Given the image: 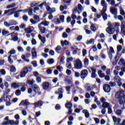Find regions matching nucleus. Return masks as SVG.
I'll return each mask as SVG.
<instances>
[{"instance_id":"nucleus-63","label":"nucleus","mask_w":125,"mask_h":125,"mask_svg":"<svg viewBox=\"0 0 125 125\" xmlns=\"http://www.w3.org/2000/svg\"><path fill=\"white\" fill-rule=\"evenodd\" d=\"M30 22L32 24H37L39 22V21H36V20H34V19H30Z\"/></svg>"},{"instance_id":"nucleus-64","label":"nucleus","mask_w":125,"mask_h":125,"mask_svg":"<svg viewBox=\"0 0 125 125\" xmlns=\"http://www.w3.org/2000/svg\"><path fill=\"white\" fill-rule=\"evenodd\" d=\"M120 14L121 15H125V11H124V9H123V8L120 7Z\"/></svg>"},{"instance_id":"nucleus-21","label":"nucleus","mask_w":125,"mask_h":125,"mask_svg":"<svg viewBox=\"0 0 125 125\" xmlns=\"http://www.w3.org/2000/svg\"><path fill=\"white\" fill-rule=\"evenodd\" d=\"M24 12H28L29 15H30V16H32L33 15V8H29L26 9L24 10Z\"/></svg>"},{"instance_id":"nucleus-15","label":"nucleus","mask_w":125,"mask_h":125,"mask_svg":"<svg viewBox=\"0 0 125 125\" xmlns=\"http://www.w3.org/2000/svg\"><path fill=\"white\" fill-rule=\"evenodd\" d=\"M103 89L105 92H110L111 90V87L108 84H104L103 87Z\"/></svg>"},{"instance_id":"nucleus-42","label":"nucleus","mask_w":125,"mask_h":125,"mask_svg":"<svg viewBox=\"0 0 125 125\" xmlns=\"http://www.w3.org/2000/svg\"><path fill=\"white\" fill-rule=\"evenodd\" d=\"M90 29L93 32H96V30H97V29L94 24L91 25Z\"/></svg>"},{"instance_id":"nucleus-60","label":"nucleus","mask_w":125,"mask_h":125,"mask_svg":"<svg viewBox=\"0 0 125 125\" xmlns=\"http://www.w3.org/2000/svg\"><path fill=\"white\" fill-rule=\"evenodd\" d=\"M61 50V46H58L56 48V52H57V53H59L60 50Z\"/></svg>"},{"instance_id":"nucleus-58","label":"nucleus","mask_w":125,"mask_h":125,"mask_svg":"<svg viewBox=\"0 0 125 125\" xmlns=\"http://www.w3.org/2000/svg\"><path fill=\"white\" fill-rule=\"evenodd\" d=\"M36 82L38 83H42V78L40 77L36 78Z\"/></svg>"},{"instance_id":"nucleus-56","label":"nucleus","mask_w":125,"mask_h":125,"mask_svg":"<svg viewBox=\"0 0 125 125\" xmlns=\"http://www.w3.org/2000/svg\"><path fill=\"white\" fill-rule=\"evenodd\" d=\"M65 89L67 92V94H70V91H71V87L70 86H66Z\"/></svg>"},{"instance_id":"nucleus-43","label":"nucleus","mask_w":125,"mask_h":125,"mask_svg":"<svg viewBox=\"0 0 125 125\" xmlns=\"http://www.w3.org/2000/svg\"><path fill=\"white\" fill-rule=\"evenodd\" d=\"M106 11H107V7H104L101 12V14H102V15L105 14V12H106Z\"/></svg>"},{"instance_id":"nucleus-18","label":"nucleus","mask_w":125,"mask_h":125,"mask_svg":"<svg viewBox=\"0 0 125 125\" xmlns=\"http://www.w3.org/2000/svg\"><path fill=\"white\" fill-rule=\"evenodd\" d=\"M21 105H23V106H28L30 105V103H29V101L28 100H25L24 101H21L20 104V106H21Z\"/></svg>"},{"instance_id":"nucleus-57","label":"nucleus","mask_w":125,"mask_h":125,"mask_svg":"<svg viewBox=\"0 0 125 125\" xmlns=\"http://www.w3.org/2000/svg\"><path fill=\"white\" fill-rule=\"evenodd\" d=\"M57 69L58 70V71H59V72H62V71L63 70V67L61 66H57Z\"/></svg>"},{"instance_id":"nucleus-28","label":"nucleus","mask_w":125,"mask_h":125,"mask_svg":"<svg viewBox=\"0 0 125 125\" xmlns=\"http://www.w3.org/2000/svg\"><path fill=\"white\" fill-rule=\"evenodd\" d=\"M83 113L85 114V118L87 119L89 118V113H88V111L87 110L84 109L83 111Z\"/></svg>"},{"instance_id":"nucleus-5","label":"nucleus","mask_w":125,"mask_h":125,"mask_svg":"<svg viewBox=\"0 0 125 125\" xmlns=\"http://www.w3.org/2000/svg\"><path fill=\"white\" fill-rule=\"evenodd\" d=\"M83 6L81 4H79L77 5V7L74 8V13H81V12H83Z\"/></svg>"},{"instance_id":"nucleus-36","label":"nucleus","mask_w":125,"mask_h":125,"mask_svg":"<svg viewBox=\"0 0 125 125\" xmlns=\"http://www.w3.org/2000/svg\"><path fill=\"white\" fill-rule=\"evenodd\" d=\"M10 71H11L12 73H15V72H16V68L13 65L11 66L10 67Z\"/></svg>"},{"instance_id":"nucleus-31","label":"nucleus","mask_w":125,"mask_h":125,"mask_svg":"<svg viewBox=\"0 0 125 125\" xmlns=\"http://www.w3.org/2000/svg\"><path fill=\"white\" fill-rule=\"evenodd\" d=\"M101 4L103 7H107V3L105 0H102Z\"/></svg>"},{"instance_id":"nucleus-40","label":"nucleus","mask_w":125,"mask_h":125,"mask_svg":"<svg viewBox=\"0 0 125 125\" xmlns=\"http://www.w3.org/2000/svg\"><path fill=\"white\" fill-rule=\"evenodd\" d=\"M8 34H9V32H8L7 30H6L5 29H3L2 30V36H6V35H8Z\"/></svg>"},{"instance_id":"nucleus-9","label":"nucleus","mask_w":125,"mask_h":125,"mask_svg":"<svg viewBox=\"0 0 125 125\" xmlns=\"http://www.w3.org/2000/svg\"><path fill=\"white\" fill-rule=\"evenodd\" d=\"M32 89L34 93H39V92H40V86H39L37 84H34L32 85Z\"/></svg>"},{"instance_id":"nucleus-17","label":"nucleus","mask_w":125,"mask_h":125,"mask_svg":"<svg viewBox=\"0 0 125 125\" xmlns=\"http://www.w3.org/2000/svg\"><path fill=\"white\" fill-rule=\"evenodd\" d=\"M110 11L113 15H117L118 14V9L115 7L110 8Z\"/></svg>"},{"instance_id":"nucleus-32","label":"nucleus","mask_w":125,"mask_h":125,"mask_svg":"<svg viewBox=\"0 0 125 125\" xmlns=\"http://www.w3.org/2000/svg\"><path fill=\"white\" fill-rule=\"evenodd\" d=\"M98 74L100 78H104L105 77V74L102 73V70H99L98 72Z\"/></svg>"},{"instance_id":"nucleus-61","label":"nucleus","mask_w":125,"mask_h":125,"mask_svg":"<svg viewBox=\"0 0 125 125\" xmlns=\"http://www.w3.org/2000/svg\"><path fill=\"white\" fill-rule=\"evenodd\" d=\"M16 51L15 50H11L10 51L8 52L9 55H11L12 54H15Z\"/></svg>"},{"instance_id":"nucleus-6","label":"nucleus","mask_w":125,"mask_h":125,"mask_svg":"<svg viewBox=\"0 0 125 125\" xmlns=\"http://www.w3.org/2000/svg\"><path fill=\"white\" fill-rule=\"evenodd\" d=\"M114 82L116 83L119 86H122L123 83H122V79L119 76H115L113 78Z\"/></svg>"},{"instance_id":"nucleus-50","label":"nucleus","mask_w":125,"mask_h":125,"mask_svg":"<svg viewBox=\"0 0 125 125\" xmlns=\"http://www.w3.org/2000/svg\"><path fill=\"white\" fill-rule=\"evenodd\" d=\"M88 44H93L94 43V39H91L87 41Z\"/></svg>"},{"instance_id":"nucleus-7","label":"nucleus","mask_w":125,"mask_h":125,"mask_svg":"<svg viewBox=\"0 0 125 125\" xmlns=\"http://www.w3.org/2000/svg\"><path fill=\"white\" fill-rule=\"evenodd\" d=\"M88 70L90 73H91L92 78H95L96 77V69L94 67H88Z\"/></svg>"},{"instance_id":"nucleus-19","label":"nucleus","mask_w":125,"mask_h":125,"mask_svg":"<svg viewBox=\"0 0 125 125\" xmlns=\"http://www.w3.org/2000/svg\"><path fill=\"white\" fill-rule=\"evenodd\" d=\"M38 27L42 34H44L45 33V27L42 26V24H39Z\"/></svg>"},{"instance_id":"nucleus-29","label":"nucleus","mask_w":125,"mask_h":125,"mask_svg":"<svg viewBox=\"0 0 125 125\" xmlns=\"http://www.w3.org/2000/svg\"><path fill=\"white\" fill-rule=\"evenodd\" d=\"M10 35H11L12 41H13L14 42H16V33L13 32Z\"/></svg>"},{"instance_id":"nucleus-59","label":"nucleus","mask_w":125,"mask_h":125,"mask_svg":"<svg viewBox=\"0 0 125 125\" xmlns=\"http://www.w3.org/2000/svg\"><path fill=\"white\" fill-rule=\"evenodd\" d=\"M43 5H44V6L46 5V1H44L43 3H41L40 5H39V7H40V8H42L43 7Z\"/></svg>"},{"instance_id":"nucleus-47","label":"nucleus","mask_w":125,"mask_h":125,"mask_svg":"<svg viewBox=\"0 0 125 125\" xmlns=\"http://www.w3.org/2000/svg\"><path fill=\"white\" fill-rule=\"evenodd\" d=\"M120 26H121L120 22H115L114 23V28H115V29H119Z\"/></svg>"},{"instance_id":"nucleus-26","label":"nucleus","mask_w":125,"mask_h":125,"mask_svg":"<svg viewBox=\"0 0 125 125\" xmlns=\"http://www.w3.org/2000/svg\"><path fill=\"white\" fill-rule=\"evenodd\" d=\"M65 106L67 109H72L73 104L71 103H66L65 104Z\"/></svg>"},{"instance_id":"nucleus-22","label":"nucleus","mask_w":125,"mask_h":125,"mask_svg":"<svg viewBox=\"0 0 125 125\" xmlns=\"http://www.w3.org/2000/svg\"><path fill=\"white\" fill-rule=\"evenodd\" d=\"M32 55L34 58H37V51L36 48H32L31 50Z\"/></svg>"},{"instance_id":"nucleus-30","label":"nucleus","mask_w":125,"mask_h":125,"mask_svg":"<svg viewBox=\"0 0 125 125\" xmlns=\"http://www.w3.org/2000/svg\"><path fill=\"white\" fill-rule=\"evenodd\" d=\"M62 46H63L64 45H69V42H68L67 40H65L64 41H61V42Z\"/></svg>"},{"instance_id":"nucleus-8","label":"nucleus","mask_w":125,"mask_h":125,"mask_svg":"<svg viewBox=\"0 0 125 125\" xmlns=\"http://www.w3.org/2000/svg\"><path fill=\"white\" fill-rule=\"evenodd\" d=\"M20 86H22L21 88V91H25L26 90V84H25V83H16V87H20Z\"/></svg>"},{"instance_id":"nucleus-11","label":"nucleus","mask_w":125,"mask_h":125,"mask_svg":"<svg viewBox=\"0 0 125 125\" xmlns=\"http://www.w3.org/2000/svg\"><path fill=\"white\" fill-rule=\"evenodd\" d=\"M3 99H4V101L6 102V106H10V105L11 104L10 103V99H9V98H8V97H7L4 94L3 96Z\"/></svg>"},{"instance_id":"nucleus-51","label":"nucleus","mask_w":125,"mask_h":125,"mask_svg":"<svg viewBox=\"0 0 125 125\" xmlns=\"http://www.w3.org/2000/svg\"><path fill=\"white\" fill-rule=\"evenodd\" d=\"M11 55H9L8 57V61L10 64H12L13 63V60L11 59Z\"/></svg>"},{"instance_id":"nucleus-37","label":"nucleus","mask_w":125,"mask_h":125,"mask_svg":"<svg viewBox=\"0 0 125 125\" xmlns=\"http://www.w3.org/2000/svg\"><path fill=\"white\" fill-rule=\"evenodd\" d=\"M125 31V21H123L121 23V32Z\"/></svg>"},{"instance_id":"nucleus-4","label":"nucleus","mask_w":125,"mask_h":125,"mask_svg":"<svg viewBox=\"0 0 125 125\" xmlns=\"http://www.w3.org/2000/svg\"><path fill=\"white\" fill-rule=\"evenodd\" d=\"M94 88L97 90V87L95 86V85H93L89 83L85 84L84 85V88L85 90L87 91H89V90H92V89H94Z\"/></svg>"},{"instance_id":"nucleus-55","label":"nucleus","mask_w":125,"mask_h":125,"mask_svg":"<svg viewBox=\"0 0 125 125\" xmlns=\"http://www.w3.org/2000/svg\"><path fill=\"white\" fill-rule=\"evenodd\" d=\"M17 48L19 52H24V49L22 47L18 46Z\"/></svg>"},{"instance_id":"nucleus-1","label":"nucleus","mask_w":125,"mask_h":125,"mask_svg":"<svg viewBox=\"0 0 125 125\" xmlns=\"http://www.w3.org/2000/svg\"><path fill=\"white\" fill-rule=\"evenodd\" d=\"M32 66H28L24 67L21 71V78H25L26 77V75L28 74V72H31L32 71Z\"/></svg>"},{"instance_id":"nucleus-38","label":"nucleus","mask_w":125,"mask_h":125,"mask_svg":"<svg viewBox=\"0 0 125 125\" xmlns=\"http://www.w3.org/2000/svg\"><path fill=\"white\" fill-rule=\"evenodd\" d=\"M110 107V104L107 102H104L103 103V108H109Z\"/></svg>"},{"instance_id":"nucleus-20","label":"nucleus","mask_w":125,"mask_h":125,"mask_svg":"<svg viewBox=\"0 0 125 125\" xmlns=\"http://www.w3.org/2000/svg\"><path fill=\"white\" fill-rule=\"evenodd\" d=\"M10 13L8 14L7 15H12V14H15L14 17H16V8H14L10 9Z\"/></svg>"},{"instance_id":"nucleus-14","label":"nucleus","mask_w":125,"mask_h":125,"mask_svg":"<svg viewBox=\"0 0 125 125\" xmlns=\"http://www.w3.org/2000/svg\"><path fill=\"white\" fill-rule=\"evenodd\" d=\"M42 86L43 89H44L45 90H46L48 89V88L50 87V84H49L48 82H43L42 83Z\"/></svg>"},{"instance_id":"nucleus-44","label":"nucleus","mask_w":125,"mask_h":125,"mask_svg":"<svg viewBox=\"0 0 125 125\" xmlns=\"http://www.w3.org/2000/svg\"><path fill=\"white\" fill-rule=\"evenodd\" d=\"M113 24L111 22L109 21L107 23L108 27L106 28H113Z\"/></svg>"},{"instance_id":"nucleus-39","label":"nucleus","mask_w":125,"mask_h":125,"mask_svg":"<svg viewBox=\"0 0 125 125\" xmlns=\"http://www.w3.org/2000/svg\"><path fill=\"white\" fill-rule=\"evenodd\" d=\"M48 64H49L50 65H52L53 63H54V59H49L47 61Z\"/></svg>"},{"instance_id":"nucleus-49","label":"nucleus","mask_w":125,"mask_h":125,"mask_svg":"<svg viewBox=\"0 0 125 125\" xmlns=\"http://www.w3.org/2000/svg\"><path fill=\"white\" fill-rule=\"evenodd\" d=\"M53 22L55 24H60V20L59 19H55L53 20Z\"/></svg>"},{"instance_id":"nucleus-48","label":"nucleus","mask_w":125,"mask_h":125,"mask_svg":"<svg viewBox=\"0 0 125 125\" xmlns=\"http://www.w3.org/2000/svg\"><path fill=\"white\" fill-rule=\"evenodd\" d=\"M40 3V2L35 3V2H33L31 3L30 5L32 6V7H34V6H38Z\"/></svg>"},{"instance_id":"nucleus-53","label":"nucleus","mask_w":125,"mask_h":125,"mask_svg":"<svg viewBox=\"0 0 125 125\" xmlns=\"http://www.w3.org/2000/svg\"><path fill=\"white\" fill-rule=\"evenodd\" d=\"M116 115H117V116H122V110L121 109H118L116 111Z\"/></svg>"},{"instance_id":"nucleus-54","label":"nucleus","mask_w":125,"mask_h":125,"mask_svg":"<svg viewBox=\"0 0 125 125\" xmlns=\"http://www.w3.org/2000/svg\"><path fill=\"white\" fill-rule=\"evenodd\" d=\"M0 73L2 76H4L5 74H6V72L5 71V70L3 69H0Z\"/></svg>"},{"instance_id":"nucleus-24","label":"nucleus","mask_w":125,"mask_h":125,"mask_svg":"<svg viewBox=\"0 0 125 125\" xmlns=\"http://www.w3.org/2000/svg\"><path fill=\"white\" fill-rule=\"evenodd\" d=\"M112 119L114 123L116 124H120V123H121V118H117L115 116H113L112 117Z\"/></svg>"},{"instance_id":"nucleus-2","label":"nucleus","mask_w":125,"mask_h":125,"mask_svg":"<svg viewBox=\"0 0 125 125\" xmlns=\"http://www.w3.org/2000/svg\"><path fill=\"white\" fill-rule=\"evenodd\" d=\"M74 65V67L75 69H77V70L83 69V63L82 62V61L80 59L76 60Z\"/></svg>"},{"instance_id":"nucleus-45","label":"nucleus","mask_w":125,"mask_h":125,"mask_svg":"<svg viewBox=\"0 0 125 125\" xmlns=\"http://www.w3.org/2000/svg\"><path fill=\"white\" fill-rule=\"evenodd\" d=\"M113 24L111 22L109 21L107 23L108 27L106 28H113Z\"/></svg>"},{"instance_id":"nucleus-34","label":"nucleus","mask_w":125,"mask_h":125,"mask_svg":"<svg viewBox=\"0 0 125 125\" xmlns=\"http://www.w3.org/2000/svg\"><path fill=\"white\" fill-rule=\"evenodd\" d=\"M83 62H84V66H88V64H89V61L87 58H85L84 59Z\"/></svg>"},{"instance_id":"nucleus-52","label":"nucleus","mask_w":125,"mask_h":125,"mask_svg":"<svg viewBox=\"0 0 125 125\" xmlns=\"http://www.w3.org/2000/svg\"><path fill=\"white\" fill-rule=\"evenodd\" d=\"M16 4L15 3H12L11 4L8 5L6 6L7 8H12L13 7H14Z\"/></svg>"},{"instance_id":"nucleus-62","label":"nucleus","mask_w":125,"mask_h":125,"mask_svg":"<svg viewBox=\"0 0 125 125\" xmlns=\"http://www.w3.org/2000/svg\"><path fill=\"white\" fill-rule=\"evenodd\" d=\"M66 68H67L68 69H72V64H71V63L67 62L66 64Z\"/></svg>"},{"instance_id":"nucleus-41","label":"nucleus","mask_w":125,"mask_h":125,"mask_svg":"<svg viewBox=\"0 0 125 125\" xmlns=\"http://www.w3.org/2000/svg\"><path fill=\"white\" fill-rule=\"evenodd\" d=\"M49 5H50V3H46V5H45V7L46 10L48 11H50V10H51V8H50V6H49Z\"/></svg>"},{"instance_id":"nucleus-16","label":"nucleus","mask_w":125,"mask_h":125,"mask_svg":"<svg viewBox=\"0 0 125 125\" xmlns=\"http://www.w3.org/2000/svg\"><path fill=\"white\" fill-rule=\"evenodd\" d=\"M116 30L115 28H106V32L109 35H113L115 33Z\"/></svg>"},{"instance_id":"nucleus-23","label":"nucleus","mask_w":125,"mask_h":125,"mask_svg":"<svg viewBox=\"0 0 125 125\" xmlns=\"http://www.w3.org/2000/svg\"><path fill=\"white\" fill-rule=\"evenodd\" d=\"M38 38L40 41H41L42 42V43H45V42H46V40H45V37H42L41 34H39L38 35Z\"/></svg>"},{"instance_id":"nucleus-10","label":"nucleus","mask_w":125,"mask_h":125,"mask_svg":"<svg viewBox=\"0 0 125 125\" xmlns=\"http://www.w3.org/2000/svg\"><path fill=\"white\" fill-rule=\"evenodd\" d=\"M24 31L26 34H31L32 32L35 31V27L29 26L24 29Z\"/></svg>"},{"instance_id":"nucleus-46","label":"nucleus","mask_w":125,"mask_h":125,"mask_svg":"<svg viewBox=\"0 0 125 125\" xmlns=\"http://www.w3.org/2000/svg\"><path fill=\"white\" fill-rule=\"evenodd\" d=\"M119 64H122V65H124L125 64V59L121 58L120 59Z\"/></svg>"},{"instance_id":"nucleus-3","label":"nucleus","mask_w":125,"mask_h":125,"mask_svg":"<svg viewBox=\"0 0 125 125\" xmlns=\"http://www.w3.org/2000/svg\"><path fill=\"white\" fill-rule=\"evenodd\" d=\"M4 121L2 123V125H15L16 123L13 120H8V116L4 118Z\"/></svg>"},{"instance_id":"nucleus-33","label":"nucleus","mask_w":125,"mask_h":125,"mask_svg":"<svg viewBox=\"0 0 125 125\" xmlns=\"http://www.w3.org/2000/svg\"><path fill=\"white\" fill-rule=\"evenodd\" d=\"M40 24H41V26L43 25L44 26H46L49 25V22L46 21H42Z\"/></svg>"},{"instance_id":"nucleus-35","label":"nucleus","mask_w":125,"mask_h":125,"mask_svg":"<svg viewBox=\"0 0 125 125\" xmlns=\"http://www.w3.org/2000/svg\"><path fill=\"white\" fill-rule=\"evenodd\" d=\"M35 80H28L27 81H26V83H27L28 84H29L30 85H33V83H35Z\"/></svg>"},{"instance_id":"nucleus-25","label":"nucleus","mask_w":125,"mask_h":125,"mask_svg":"<svg viewBox=\"0 0 125 125\" xmlns=\"http://www.w3.org/2000/svg\"><path fill=\"white\" fill-rule=\"evenodd\" d=\"M94 16L95 18H94L93 20L94 22H97V19H100V18L101 17V15L96 13L95 14Z\"/></svg>"},{"instance_id":"nucleus-13","label":"nucleus","mask_w":125,"mask_h":125,"mask_svg":"<svg viewBox=\"0 0 125 125\" xmlns=\"http://www.w3.org/2000/svg\"><path fill=\"white\" fill-rule=\"evenodd\" d=\"M123 95H124V91H119L115 94V98L117 99H121Z\"/></svg>"},{"instance_id":"nucleus-12","label":"nucleus","mask_w":125,"mask_h":125,"mask_svg":"<svg viewBox=\"0 0 125 125\" xmlns=\"http://www.w3.org/2000/svg\"><path fill=\"white\" fill-rule=\"evenodd\" d=\"M88 72L86 69L82 70L81 73V77L82 79H84L85 77H87Z\"/></svg>"},{"instance_id":"nucleus-27","label":"nucleus","mask_w":125,"mask_h":125,"mask_svg":"<svg viewBox=\"0 0 125 125\" xmlns=\"http://www.w3.org/2000/svg\"><path fill=\"white\" fill-rule=\"evenodd\" d=\"M43 104V102H42V101H39V102H38V103H35L34 104V105H35V106L37 108L39 106H42Z\"/></svg>"}]
</instances>
